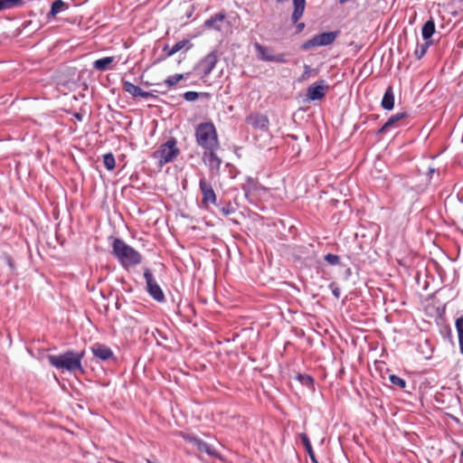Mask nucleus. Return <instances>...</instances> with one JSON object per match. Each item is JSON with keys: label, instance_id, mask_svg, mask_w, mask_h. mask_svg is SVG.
<instances>
[{"label": "nucleus", "instance_id": "nucleus-36", "mask_svg": "<svg viewBox=\"0 0 463 463\" xmlns=\"http://www.w3.org/2000/svg\"><path fill=\"white\" fill-rule=\"evenodd\" d=\"M21 0H0V11L17 5Z\"/></svg>", "mask_w": 463, "mask_h": 463}, {"label": "nucleus", "instance_id": "nucleus-30", "mask_svg": "<svg viewBox=\"0 0 463 463\" xmlns=\"http://www.w3.org/2000/svg\"><path fill=\"white\" fill-rule=\"evenodd\" d=\"M256 184L252 177H247V184H243L241 189L244 192L246 197L255 189Z\"/></svg>", "mask_w": 463, "mask_h": 463}, {"label": "nucleus", "instance_id": "nucleus-12", "mask_svg": "<svg viewBox=\"0 0 463 463\" xmlns=\"http://www.w3.org/2000/svg\"><path fill=\"white\" fill-rule=\"evenodd\" d=\"M217 61L218 59L215 51L211 52L203 60H201L198 64V68L202 71L203 77H207L211 74Z\"/></svg>", "mask_w": 463, "mask_h": 463}, {"label": "nucleus", "instance_id": "nucleus-25", "mask_svg": "<svg viewBox=\"0 0 463 463\" xmlns=\"http://www.w3.org/2000/svg\"><path fill=\"white\" fill-rule=\"evenodd\" d=\"M66 8H68V5L65 2H63L62 0H56L52 3V5L51 6V11L48 14V16L54 17L56 14H58L63 9H66Z\"/></svg>", "mask_w": 463, "mask_h": 463}, {"label": "nucleus", "instance_id": "nucleus-31", "mask_svg": "<svg viewBox=\"0 0 463 463\" xmlns=\"http://www.w3.org/2000/svg\"><path fill=\"white\" fill-rule=\"evenodd\" d=\"M216 206H218L220 208V211L225 216H228V215L233 213L236 211L235 207L232 206L231 202H228L224 205L217 204Z\"/></svg>", "mask_w": 463, "mask_h": 463}, {"label": "nucleus", "instance_id": "nucleus-46", "mask_svg": "<svg viewBox=\"0 0 463 463\" xmlns=\"http://www.w3.org/2000/svg\"><path fill=\"white\" fill-rule=\"evenodd\" d=\"M448 332H449V335H451V329H450V328H449V329H448Z\"/></svg>", "mask_w": 463, "mask_h": 463}, {"label": "nucleus", "instance_id": "nucleus-13", "mask_svg": "<svg viewBox=\"0 0 463 463\" xmlns=\"http://www.w3.org/2000/svg\"><path fill=\"white\" fill-rule=\"evenodd\" d=\"M246 122L251 125L255 128L261 130H268L269 128V118L263 114H250L246 118Z\"/></svg>", "mask_w": 463, "mask_h": 463}, {"label": "nucleus", "instance_id": "nucleus-3", "mask_svg": "<svg viewBox=\"0 0 463 463\" xmlns=\"http://www.w3.org/2000/svg\"><path fill=\"white\" fill-rule=\"evenodd\" d=\"M194 137L197 146L203 148V152L220 148L217 130L212 121L198 124L195 128Z\"/></svg>", "mask_w": 463, "mask_h": 463}, {"label": "nucleus", "instance_id": "nucleus-33", "mask_svg": "<svg viewBox=\"0 0 463 463\" xmlns=\"http://www.w3.org/2000/svg\"><path fill=\"white\" fill-rule=\"evenodd\" d=\"M180 436L187 442L193 444L194 446H197L199 440L201 439L200 438L196 437L195 435L194 434H191V433H184V432H181Z\"/></svg>", "mask_w": 463, "mask_h": 463}, {"label": "nucleus", "instance_id": "nucleus-14", "mask_svg": "<svg viewBox=\"0 0 463 463\" xmlns=\"http://www.w3.org/2000/svg\"><path fill=\"white\" fill-rule=\"evenodd\" d=\"M408 117L406 112H399L392 115L388 120L377 130V134H383L390 131L392 128H397L398 122Z\"/></svg>", "mask_w": 463, "mask_h": 463}, {"label": "nucleus", "instance_id": "nucleus-5", "mask_svg": "<svg viewBox=\"0 0 463 463\" xmlns=\"http://www.w3.org/2000/svg\"><path fill=\"white\" fill-rule=\"evenodd\" d=\"M143 276L146 280V289L148 295L156 302L164 303L165 301V294L155 279L152 270L146 268L144 269Z\"/></svg>", "mask_w": 463, "mask_h": 463}, {"label": "nucleus", "instance_id": "nucleus-4", "mask_svg": "<svg viewBox=\"0 0 463 463\" xmlns=\"http://www.w3.org/2000/svg\"><path fill=\"white\" fill-rule=\"evenodd\" d=\"M177 141L175 137H170L165 143L162 144L154 153V157L158 159L159 165L162 166L167 163L173 162L180 151L176 146Z\"/></svg>", "mask_w": 463, "mask_h": 463}, {"label": "nucleus", "instance_id": "nucleus-1", "mask_svg": "<svg viewBox=\"0 0 463 463\" xmlns=\"http://www.w3.org/2000/svg\"><path fill=\"white\" fill-rule=\"evenodd\" d=\"M84 356V351L75 353L72 350H67L60 354H50L48 356L49 364L56 369L67 371L70 373L83 372L81 360Z\"/></svg>", "mask_w": 463, "mask_h": 463}, {"label": "nucleus", "instance_id": "nucleus-35", "mask_svg": "<svg viewBox=\"0 0 463 463\" xmlns=\"http://www.w3.org/2000/svg\"><path fill=\"white\" fill-rule=\"evenodd\" d=\"M200 95H207V93H199L196 91H186L184 93V99L187 101H195Z\"/></svg>", "mask_w": 463, "mask_h": 463}, {"label": "nucleus", "instance_id": "nucleus-44", "mask_svg": "<svg viewBox=\"0 0 463 463\" xmlns=\"http://www.w3.org/2000/svg\"><path fill=\"white\" fill-rule=\"evenodd\" d=\"M346 274L349 276L351 274V269H347L346 270Z\"/></svg>", "mask_w": 463, "mask_h": 463}, {"label": "nucleus", "instance_id": "nucleus-39", "mask_svg": "<svg viewBox=\"0 0 463 463\" xmlns=\"http://www.w3.org/2000/svg\"><path fill=\"white\" fill-rule=\"evenodd\" d=\"M139 97L144 98V99H148V98L154 97V95L151 92L145 91V90H141V93L139 94Z\"/></svg>", "mask_w": 463, "mask_h": 463}, {"label": "nucleus", "instance_id": "nucleus-41", "mask_svg": "<svg viewBox=\"0 0 463 463\" xmlns=\"http://www.w3.org/2000/svg\"><path fill=\"white\" fill-rule=\"evenodd\" d=\"M74 117L79 120V121H82L83 119V116L80 114V113H75L74 114Z\"/></svg>", "mask_w": 463, "mask_h": 463}, {"label": "nucleus", "instance_id": "nucleus-32", "mask_svg": "<svg viewBox=\"0 0 463 463\" xmlns=\"http://www.w3.org/2000/svg\"><path fill=\"white\" fill-rule=\"evenodd\" d=\"M389 380L393 385L398 386L401 389H403L406 386V381L398 375L391 374L389 376Z\"/></svg>", "mask_w": 463, "mask_h": 463}, {"label": "nucleus", "instance_id": "nucleus-6", "mask_svg": "<svg viewBox=\"0 0 463 463\" xmlns=\"http://www.w3.org/2000/svg\"><path fill=\"white\" fill-rule=\"evenodd\" d=\"M338 35V32H326L313 36L311 39L305 42L301 49L307 51L314 47L326 46L335 42Z\"/></svg>", "mask_w": 463, "mask_h": 463}, {"label": "nucleus", "instance_id": "nucleus-20", "mask_svg": "<svg viewBox=\"0 0 463 463\" xmlns=\"http://www.w3.org/2000/svg\"><path fill=\"white\" fill-rule=\"evenodd\" d=\"M299 438H300V439H301V441H302V443H303V445H304L307 454L309 455L311 461L313 463H317L308 436L306 433H300L299 434Z\"/></svg>", "mask_w": 463, "mask_h": 463}, {"label": "nucleus", "instance_id": "nucleus-38", "mask_svg": "<svg viewBox=\"0 0 463 463\" xmlns=\"http://www.w3.org/2000/svg\"><path fill=\"white\" fill-rule=\"evenodd\" d=\"M310 72H311V68L309 65H305L304 66V72L301 76V78L299 79L300 80H305L307 79H308L310 77Z\"/></svg>", "mask_w": 463, "mask_h": 463}, {"label": "nucleus", "instance_id": "nucleus-27", "mask_svg": "<svg viewBox=\"0 0 463 463\" xmlns=\"http://www.w3.org/2000/svg\"><path fill=\"white\" fill-rule=\"evenodd\" d=\"M103 164L105 167L109 171L115 168L116 161L112 153H108L103 156Z\"/></svg>", "mask_w": 463, "mask_h": 463}, {"label": "nucleus", "instance_id": "nucleus-11", "mask_svg": "<svg viewBox=\"0 0 463 463\" xmlns=\"http://www.w3.org/2000/svg\"><path fill=\"white\" fill-rule=\"evenodd\" d=\"M90 350L93 356L102 362H106L110 359H115V355L111 348L103 344H94L90 347Z\"/></svg>", "mask_w": 463, "mask_h": 463}, {"label": "nucleus", "instance_id": "nucleus-47", "mask_svg": "<svg viewBox=\"0 0 463 463\" xmlns=\"http://www.w3.org/2000/svg\"><path fill=\"white\" fill-rule=\"evenodd\" d=\"M167 48H168V46H167V45H166V46H165L164 51H166V50H167Z\"/></svg>", "mask_w": 463, "mask_h": 463}, {"label": "nucleus", "instance_id": "nucleus-22", "mask_svg": "<svg viewBox=\"0 0 463 463\" xmlns=\"http://www.w3.org/2000/svg\"><path fill=\"white\" fill-rule=\"evenodd\" d=\"M113 61V57H104L99 59L93 62V68L100 71H107Z\"/></svg>", "mask_w": 463, "mask_h": 463}, {"label": "nucleus", "instance_id": "nucleus-37", "mask_svg": "<svg viewBox=\"0 0 463 463\" xmlns=\"http://www.w3.org/2000/svg\"><path fill=\"white\" fill-rule=\"evenodd\" d=\"M329 288H331L332 294L335 298H339L341 295L340 288L335 284L331 283L329 285Z\"/></svg>", "mask_w": 463, "mask_h": 463}, {"label": "nucleus", "instance_id": "nucleus-45", "mask_svg": "<svg viewBox=\"0 0 463 463\" xmlns=\"http://www.w3.org/2000/svg\"><path fill=\"white\" fill-rule=\"evenodd\" d=\"M288 0H277V2L279 3H284V2H287Z\"/></svg>", "mask_w": 463, "mask_h": 463}, {"label": "nucleus", "instance_id": "nucleus-8", "mask_svg": "<svg viewBox=\"0 0 463 463\" xmlns=\"http://www.w3.org/2000/svg\"><path fill=\"white\" fill-rule=\"evenodd\" d=\"M328 89H329V86L324 80H321L310 85L307 89L306 100H307V101L321 100L322 99L325 98Z\"/></svg>", "mask_w": 463, "mask_h": 463}, {"label": "nucleus", "instance_id": "nucleus-43", "mask_svg": "<svg viewBox=\"0 0 463 463\" xmlns=\"http://www.w3.org/2000/svg\"><path fill=\"white\" fill-rule=\"evenodd\" d=\"M460 458L463 461V449L460 451Z\"/></svg>", "mask_w": 463, "mask_h": 463}, {"label": "nucleus", "instance_id": "nucleus-17", "mask_svg": "<svg viewBox=\"0 0 463 463\" xmlns=\"http://www.w3.org/2000/svg\"><path fill=\"white\" fill-rule=\"evenodd\" d=\"M293 5L294 10L291 14V22L297 24L304 14L306 0H293Z\"/></svg>", "mask_w": 463, "mask_h": 463}, {"label": "nucleus", "instance_id": "nucleus-28", "mask_svg": "<svg viewBox=\"0 0 463 463\" xmlns=\"http://www.w3.org/2000/svg\"><path fill=\"white\" fill-rule=\"evenodd\" d=\"M184 78V74H174V75L167 77L165 80L164 84L166 85L168 88H170V87H173L175 84H177Z\"/></svg>", "mask_w": 463, "mask_h": 463}, {"label": "nucleus", "instance_id": "nucleus-9", "mask_svg": "<svg viewBox=\"0 0 463 463\" xmlns=\"http://www.w3.org/2000/svg\"><path fill=\"white\" fill-rule=\"evenodd\" d=\"M217 150H209L203 153L202 159L203 163L209 167L211 176H216L220 174L222 158L217 156Z\"/></svg>", "mask_w": 463, "mask_h": 463}, {"label": "nucleus", "instance_id": "nucleus-24", "mask_svg": "<svg viewBox=\"0 0 463 463\" xmlns=\"http://www.w3.org/2000/svg\"><path fill=\"white\" fill-rule=\"evenodd\" d=\"M455 326L458 336L459 351L463 354V315L456 319Z\"/></svg>", "mask_w": 463, "mask_h": 463}, {"label": "nucleus", "instance_id": "nucleus-19", "mask_svg": "<svg viewBox=\"0 0 463 463\" xmlns=\"http://www.w3.org/2000/svg\"><path fill=\"white\" fill-rule=\"evenodd\" d=\"M192 46H193V44L190 43L189 40L184 39V40L179 41L176 43H175L172 46V48L166 52V56L167 57L172 56L175 53L181 51L182 49H184V47H186V50H189Z\"/></svg>", "mask_w": 463, "mask_h": 463}, {"label": "nucleus", "instance_id": "nucleus-7", "mask_svg": "<svg viewBox=\"0 0 463 463\" xmlns=\"http://www.w3.org/2000/svg\"><path fill=\"white\" fill-rule=\"evenodd\" d=\"M254 49L257 53V57L259 60L263 61L269 62H277V63H287V54L286 53H271V50L259 43H254Z\"/></svg>", "mask_w": 463, "mask_h": 463}, {"label": "nucleus", "instance_id": "nucleus-16", "mask_svg": "<svg viewBox=\"0 0 463 463\" xmlns=\"http://www.w3.org/2000/svg\"><path fill=\"white\" fill-rule=\"evenodd\" d=\"M381 106L385 110H392L394 107V93L392 86H389L383 94Z\"/></svg>", "mask_w": 463, "mask_h": 463}, {"label": "nucleus", "instance_id": "nucleus-29", "mask_svg": "<svg viewBox=\"0 0 463 463\" xmlns=\"http://www.w3.org/2000/svg\"><path fill=\"white\" fill-rule=\"evenodd\" d=\"M430 43L426 42L421 44H418L416 50L414 51V55L417 59H421L425 53L427 52L428 48L430 47Z\"/></svg>", "mask_w": 463, "mask_h": 463}, {"label": "nucleus", "instance_id": "nucleus-18", "mask_svg": "<svg viewBox=\"0 0 463 463\" xmlns=\"http://www.w3.org/2000/svg\"><path fill=\"white\" fill-rule=\"evenodd\" d=\"M435 33V23L432 18L428 20L422 26L421 34L424 40H429Z\"/></svg>", "mask_w": 463, "mask_h": 463}, {"label": "nucleus", "instance_id": "nucleus-21", "mask_svg": "<svg viewBox=\"0 0 463 463\" xmlns=\"http://www.w3.org/2000/svg\"><path fill=\"white\" fill-rule=\"evenodd\" d=\"M196 449L199 451L204 452L211 457H217V455H218L216 449L212 445L208 444L202 439L199 440V442L196 446Z\"/></svg>", "mask_w": 463, "mask_h": 463}, {"label": "nucleus", "instance_id": "nucleus-10", "mask_svg": "<svg viewBox=\"0 0 463 463\" xmlns=\"http://www.w3.org/2000/svg\"><path fill=\"white\" fill-rule=\"evenodd\" d=\"M199 188L203 194L202 203L205 206L209 204L217 205V197L213 185L204 176L199 180Z\"/></svg>", "mask_w": 463, "mask_h": 463}, {"label": "nucleus", "instance_id": "nucleus-15", "mask_svg": "<svg viewBox=\"0 0 463 463\" xmlns=\"http://www.w3.org/2000/svg\"><path fill=\"white\" fill-rule=\"evenodd\" d=\"M225 17L226 15L224 13H217L206 19L203 23V26L207 29H213L220 32L222 30L220 24L224 21Z\"/></svg>", "mask_w": 463, "mask_h": 463}, {"label": "nucleus", "instance_id": "nucleus-26", "mask_svg": "<svg viewBox=\"0 0 463 463\" xmlns=\"http://www.w3.org/2000/svg\"><path fill=\"white\" fill-rule=\"evenodd\" d=\"M296 379L304 386H307L308 388L313 387L314 385V378L306 373H298L296 376Z\"/></svg>", "mask_w": 463, "mask_h": 463}, {"label": "nucleus", "instance_id": "nucleus-2", "mask_svg": "<svg viewBox=\"0 0 463 463\" xmlns=\"http://www.w3.org/2000/svg\"><path fill=\"white\" fill-rule=\"evenodd\" d=\"M112 254L124 269L137 266L142 261V255L120 238H114Z\"/></svg>", "mask_w": 463, "mask_h": 463}, {"label": "nucleus", "instance_id": "nucleus-23", "mask_svg": "<svg viewBox=\"0 0 463 463\" xmlns=\"http://www.w3.org/2000/svg\"><path fill=\"white\" fill-rule=\"evenodd\" d=\"M123 90L129 93L133 98H137L139 97L142 89L130 81L123 80Z\"/></svg>", "mask_w": 463, "mask_h": 463}, {"label": "nucleus", "instance_id": "nucleus-34", "mask_svg": "<svg viewBox=\"0 0 463 463\" xmlns=\"http://www.w3.org/2000/svg\"><path fill=\"white\" fill-rule=\"evenodd\" d=\"M324 259L328 264L333 266L338 265L340 263V257L333 253L326 254Z\"/></svg>", "mask_w": 463, "mask_h": 463}, {"label": "nucleus", "instance_id": "nucleus-40", "mask_svg": "<svg viewBox=\"0 0 463 463\" xmlns=\"http://www.w3.org/2000/svg\"><path fill=\"white\" fill-rule=\"evenodd\" d=\"M304 28H305V24L304 23L298 24L297 26H296L297 33L302 32Z\"/></svg>", "mask_w": 463, "mask_h": 463}, {"label": "nucleus", "instance_id": "nucleus-42", "mask_svg": "<svg viewBox=\"0 0 463 463\" xmlns=\"http://www.w3.org/2000/svg\"><path fill=\"white\" fill-rule=\"evenodd\" d=\"M435 172V168H432V167H430L429 168V171H428V174H433Z\"/></svg>", "mask_w": 463, "mask_h": 463}]
</instances>
